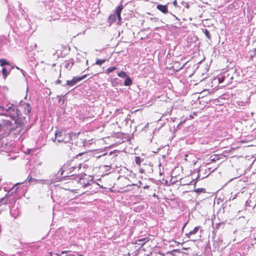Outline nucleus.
Segmentation results:
<instances>
[{"instance_id": "nucleus-1", "label": "nucleus", "mask_w": 256, "mask_h": 256, "mask_svg": "<svg viewBox=\"0 0 256 256\" xmlns=\"http://www.w3.org/2000/svg\"><path fill=\"white\" fill-rule=\"evenodd\" d=\"M80 132H68L64 133V138H62V132L56 130L55 132V138H58V142H63L64 143L70 142V141L76 139Z\"/></svg>"}, {"instance_id": "nucleus-2", "label": "nucleus", "mask_w": 256, "mask_h": 256, "mask_svg": "<svg viewBox=\"0 0 256 256\" xmlns=\"http://www.w3.org/2000/svg\"><path fill=\"white\" fill-rule=\"evenodd\" d=\"M12 108L8 112L6 116H9L13 120H14V122L16 124H20L21 118L22 116V113L20 112V110L18 109L16 105L14 104Z\"/></svg>"}, {"instance_id": "nucleus-3", "label": "nucleus", "mask_w": 256, "mask_h": 256, "mask_svg": "<svg viewBox=\"0 0 256 256\" xmlns=\"http://www.w3.org/2000/svg\"><path fill=\"white\" fill-rule=\"evenodd\" d=\"M14 129L12 122L8 120H2L0 123V131L4 134H9Z\"/></svg>"}, {"instance_id": "nucleus-4", "label": "nucleus", "mask_w": 256, "mask_h": 256, "mask_svg": "<svg viewBox=\"0 0 256 256\" xmlns=\"http://www.w3.org/2000/svg\"><path fill=\"white\" fill-rule=\"evenodd\" d=\"M81 168V164H76V160L75 159L72 160L64 164V172L70 171V173L75 170H79Z\"/></svg>"}, {"instance_id": "nucleus-5", "label": "nucleus", "mask_w": 256, "mask_h": 256, "mask_svg": "<svg viewBox=\"0 0 256 256\" xmlns=\"http://www.w3.org/2000/svg\"><path fill=\"white\" fill-rule=\"evenodd\" d=\"M13 105V104H11L8 102H4L2 106H0V113L6 116L8 112L12 108Z\"/></svg>"}, {"instance_id": "nucleus-6", "label": "nucleus", "mask_w": 256, "mask_h": 256, "mask_svg": "<svg viewBox=\"0 0 256 256\" xmlns=\"http://www.w3.org/2000/svg\"><path fill=\"white\" fill-rule=\"evenodd\" d=\"M98 186L99 185L97 182L90 180V184L87 186L88 187L90 191L88 190L87 192H89L90 194H95L99 188Z\"/></svg>"}, {"instance_id": "nucleus-7", "label": "nucleus", "mask_w": 256, "mask_h": 256, "mask_svg": "<svg viewBox=\"0 0 256 256\" xmlns=\"http://www.w3.org/2000/svg\"><path fill=\"white\" fill-rule=\"evenodd\" d=\"M87 74H84L80 76H74V77L72 80H67L66 84L68 86H74L76 83L78 82L84 80L86 78Z\"/></svg>"}, {"instance_id": "nucleus-8", "label": "nucleus", "mask_w": 256, "mask_h": 256, "mask_svg": "<svg viewBox=\"0 0 256 256\" xmlns=\"http://www.w3.org/2000/svg\"><path fill=\"white\" fill-rule=\"evenodd\" d=\"M224 76H218V78H215L212 80L209 85H210L212 88H214L213 89L216 88L218 85L222 83L224 81Z\"/></svg>"}, {"instance_id": "nucleus-9", "label": "nucleus", "mask_w": 256, "mask_h": 256, "mask_svg": "<svg viewBox=\"0 0 256 256\" xmlns=\"http://www.w3.org/2000/svg\"><path fill=\"white\" fill-rule=\"evenodd\" d=\"M124 8V6L122 4H120V6H118L114 12V14L117 17L118 19V24H121L122 23V18H121V12L122 11V10Z\"/></svg>"}, {"instance_id": "nucleus-10", "label": "nucleus", "mask_w": 256, "mask_h": 256, "mask_svg": "<svg viewBox=\"0 0 256 256\" xmlns=\"http://www.w3.org/2000/svg\"><path fill=\"white\" fill-rule=\"evenodd\" d=\"M85 143H86V142L85 141V140H84V142H82L81 144H82L80 146H79V148H74V150L76 151L77 152H78L80 151H82V152H79L76 156V158L78 156H82L83 154H86V152H88V150H86V148H85Z\"/></svg>"}, {"instance_id": "nucleus-11", "label": "nucleus", "mask_w": 256, "mask_h": 256, "mask_svg": "<svg viewBox=\"0 0 256 256\" xmlns=\"http://www.w3.org/2000/svg\"><path fill=\"white\" fill-rule=\"evenodd\" d=\"M128 180L126 177H122L119 179L118 183L121 188H126L131 185L128 184Z\"/></svg>"}, {"instance_id": "nucleus-12", "label": "nucleus", "mask_w": 256, "mask_h": 256, "mask_svg": "<svg viewBox=\"0 0 256 256\" xmlns=\"http://www.w3.org/2000/svg\"><path fill=\"white\" fill-rule=\"evenodd\" d=\"M90 182L86 179V178L84 177L80 179L78 182V184L81 186V188H86L90 184Z\"/></svg>"}, {"instance_id": "nucleus-13", "label": "nucleus", "mask_w": 256, "mask_h": 256, "mask_svg": "<svg viewBox=\"0 0 256 256\" xmlns=\"http://www.w3.org/2000/svg\"><path fill=\"white\" fill-rule=\"evenodd\" d=\"M20 108L24 110V113L25 114H30L31 108L28 103H24L20 106Z\"/></svg>"}, {"instance_id": "nucleus-14", "label": "nucleus", "mask_w": 256, "mask_h": 256, "mask_svg": "<svg viewBox=\"0 0 256 256\" xmlns=\"http://www.w3.org/2000/svg\"><path fill=\"white\" fill-rule=\"evenodd\" d=\"M200 226H196L192 230L186 234V236L190 238H193L194 235H195L200 230Z\"/></svg>"}, {"instance_id": "nucleus-15", "label": "nucleus", "mask_w": 256, "mask_h": 256, "mask_svg": "<svg viewBox=\"0 0 256 256\" xmlns=\"http://www.w3.org/2000/svg\"><path fill=\"white\" fill-rule=\"evenodd\" d=\"M156 8L164 14H167L168 12V7L166 5L158 4L156 6Z\"/></svg>"}, {"instance_id": "nucleus-16", "label": "nucleus", "mask_w": 256, "mask_h": 256, "mask_svg": "<svg viewBox=\"0 0 256 256\" xmlns=\"http://www.w3.org/2000/svg\"><path fill=\"white\" fill-rule=\"evenodd\" d=\"M148 241V238H144L142 239H138L136 242V244L139 245L143 246L146 242Z\"/></svg>"}, {"instance_id": "nucleus-17", "label": "nucleus", "mask_w": 256, "mask_h": 256, "mask_svg": "<svg viewBox=\"0 0 256 256\" xmlns=\"http://www.w3.org/2000/svg\"><path fill=\"white\" fill-rule=\"evenodd\" d=\"M116 18L117 17L114 14H110L108 17V22L110 24H112L116 22Z\"/></svg>"}, {"instance_id": "nucleus-18", "label": "nucleus", "mask_w": 256, "mask_h": 256, "mask_svg": "<svg viewBox=\"0 0 256 256\" xmlns=\"http://www.w3.org/2000/svg\"><path fill=\"white\" fill-rule=\"evenodd\" d=\"M73 65L74 63L72 62H70L69 60H66L65 62L64 66L66 68L70 70L72 68Z\"/></svg>"}, {"instance_id": "nucleus-19", "label": "nucleus", "mask_w": 256, "mask_h": 256, "mask_svg": "<svg viewBox=\"0 0 256 256\" xmlns=\"http://www.w3.org/2000/svg\"><path fill=\"white\" fill-rule=\"evenodd\" d=\"M132 80L131 78L128 76L125 79L124 84L126 86H130L132 84Z\"/></svg>"}, {"instance_id": "nucleus-20", "label": "nucleus", "mask_w": 256, "mask_h": 256, "mask_svg": "<svg viewBox=\"0 0 256 256\" xmlns=\"http://www.w3.org/2000/svg\"><path fill=\"white\" fill-rule=\"evenodd\" d=\"M106 59H97L95 62V64L100 66L104 63L106 62Z\"/></svg>"}, {"instance_id": "nucleus-21", "label": "nucleus", "mask_w": 256, "mask_h": 256, "mask_svg": "<svg viewBox=\"0 0 256 256\" xmlns=\"http://www.w3.org/2000/svg\"><path fill=\"white\" fill-rule=\"evenodd\" d=\"M194 192L198 194H200V193L206 192V189L204 188H198L194 189Z\"/></svg>"}, {"instance_id": "nucleus-22", "label": "nucleus", "mask_w": 256, "mask_h": 256, "mask_svg": "<svg viewBox=\"0 0 256 256\" xmlns=\"http://www.w3.org/2000/svg\"><path fill=\"white\" fill-rule=\"evenodd\" d=\"M0 64L2 66H4L5 65H10V63L6 61L5 59H0Z\"/></svg>"}, {"instance_id": "nucleus-23", "label": "nucleus", "mask_w": 256, "mask_h": 256, "mask_svg": "<svg viewBox=\"0 0 256 256\" xmlns=\"http://www.w3.org/2000/svg\"><path fill=\"white\" fill-rule=\"evenodd\" d=\"M2 73L4 78H6L8 75L9 74V72L8 71L6 68H3L2 70Z\"/></svg>"}, {"instance_id": "nucleus-24", "label": "nucleus", "mask_w": 256, "mask_h": 256, "mask_svg": "<svg viewBox=\"0 0 256 256\" xmlns=\"http://www.w3.org/2000/svg\"><path fill=\"white\" fill-rule=\"evenodd\" d=\"M142 158L140 156H137L135 158V162L136 164H138V166H140L141 162H142Z\"/></svg>"}, {"instance_id": "nucleus-25", "label": "nucleus", "mask_w": 256, "mask_h": 256, "mask_svg": "<svg viewBox=\"0 0 256 256\" xmlns=\"http://www.w3.org/2000/svg\"><path fill=\"white\" fill-rule=\"evenodd\" d=\"M118 76L122 78H124L128 76L126 74V72L124 71H121L120 72H118Z\"/></svg>"}, {"instance_id": "nucleus-26", "label": "nucleus", "mask_w": 256, "mask_h": 256, "mask_svg": "<svg viewBox=\"0 0 256 256\" xmlns=\"http://www.w3.org/2000/svg\"><path fill=\"white\" fill-rule=\"evenodd\" d=\"M8 196H6L5 197L0 200V202L4 204H8Z\"/></svg>"}, {"instance_id": "nucleus-27", "label": "nucleus", "mask_w": 256, "mask_h": 256, "mask_svg": "<svg viewBox=\"0 0 256 256\" xmlns=\"http://www.w3.org/2000/svg\"><path fill=\"white\" fill-rule=\"evenodd\" d=\"M204 34H205L206 36V38L208 40H211V34H210V32L207 29H205L204 30Z\"/></svg>"}, {"instance_id": "nucleus-28", "label": "nucleus", "mask_w": 256, "mask_h": 256, "mask_svg": "<svg viewBox=\"0 0 256 256\" xmlns=\"http://www.w3.org/2000/svg\"><path fill=\"white\" fill-rule=\"evenodd\" d=\"M116 70V66L110 67L106 69V73L107 74H109L110 72H112V71H114Z\"/></svg>"}, {"instance_id": "nucleus-29", "label": "nucleus", "mask_w": 256, "mask_h": 256, "mask_svg": "<svg viewBox=\"0 0 256 256\" xmlns=\"http://www.w3.org/2000/svg\"><path fill=\"white\" fill-rule=\"evenodd\" d=\"M225 224L224 222H220L216 224V229L218 230L221 225H224Z\"/></svg>"}, {"instance_id": "nucleus-30", "label": "nucleus", "mask_w": 256, "mask_h": 256, "mask_svg": "<svg viewBox=\"0 0 256 256\" xmlns=\"http://www.w3.org/2000/svg\"><path fill=\"white\" fill-rule=\"evenodd\" d=\"M219 158H218V156H211V159H210V161H212V162H214L216 161V160H218Z\"/></svg>"}, {"instance_id": "nucleus-31", "label": "nucleus", "mask_w": 256, "mask_h": 256, "mask_svg": "<svg viewBox=\"0 0 256 256\" xmlns=\"http://www.w3.org/2000/svg\"><path fill=\"white\" fill-rule=\"evenodd\" d=\"M61 82H62V81L60 80H58L56 81V84H60Z\"/></svg>"}, {"instance_id": "nucleus-32", "label": "nucleus", "mask_w": 256, "mask_h": 256, "mask_svg": "<svg viewBox=\"0 0 256 256\" xmlns=\"http://www.w3.org/2000/svg\"><path fill=\"white\" fill-rule=\"evenodd\" d=\"M173 4L174 6H176L177 4V2L176 0H174V2H173Z\"/></svg>"}, {"instance_id": "nucleus-33", "label": "nucleus", "mask_w": 256, "mask_h": 256, "mask_svg": "<svg viewBox=\"0 0 256 256\" xmlns=\"http://www.w3.org/2000/svg\"><path fill=\"white\" fill-rule=\"evenodd\" d=\"M149 188V186H146L144 187V189H146V188Z\"/></svg>"}, {"instance_id": "nucleus-34", "label": "nucleus", "mask_w": 256, "mask_h": 256, "mask_svg": "<svg viewBox=\"0 0 256 256\" xmlns=\"http://www.w3.org/2000/svg\"><path fill=\"white\" fill-rule=\"evenodd\" d=\"M254 52H255V56H256V48L254 49Z\"/></svg>"}, {"instance_id": "nucleus-35", "label": "nucleus", "mask_w": 256, "mask_h": 256, "mask_svg": "<svg viewBox=\"0 0 256 256\" xmlns=\"http://www.w3.org/2000/svg\"><path fill=\"white\" fill-rule=\"evenodd\" d=\"M62 138H64V133L62 132Z\"/></svg>"}, {"instance_id": "nucleus-36", "label": "nucleus", "mask_w": 256, "mask_h": 256, "mask_svg": "<svg viewBox=\"0 0 256 256\" xmlns=\"http://www.w3.org/2000/svg\"><path fill=\"white\" fill-rule=\"evenodd\" d=\"M206 90H208V89H204V90H203V91H206Z\"/></svg>"}, {"instance_id": "nucleus-37", "label": "nucleus", "mask_w": 256, "mask_h": 256, "mask_svg": "<svg viewBox=\"0 0 256 256\" xmlns=\"http://www.w3.org/2000/svg\"><path fill=\"white\" fill-rule=\"evenodd\" d=\"M18 184H16L15 186H14V188L16 187Z\"/></svg>"}, {"instance_id": "nucleus-38", "label": "nucleus", "mask_w": 256, "mask_h": 256, "mask_svg": "<svg viewBox=\"0 0 256 256\" xmlns=\"http://www.w3.org/2000/svg\"><path fill=\"white\" fill-rule=\"evenodd\" d=\"M50 256H52V252H50Z\"/></svg>"}, {"instance_id": "nucleus-39", "label": "nucleus", "mask_w": 256, "mask_h": 256, "mask_svg": "<svg viewBox=\"0 0 256 256\" xmlns=\"http://www.w3.org/2000/svg\"><path fill=\"white\" fill-rule=\"evenodd\" d=\"M196 182H194V185H196Z\"/></svg>"}, {"instance_id": "nucleus-40", "label": "nucleus", "mask_w": 256, "mask_h": 256, "mask_svg": "<svg viewBox=\"0 0 256 256\" xmlns=\"http://www.w3.org/2000/svg\"><path fill=\"white\" fill-rule=\"evenodd\" d=\"M100 256H101V255H100Z\"/></svg>"}]
</instances>
